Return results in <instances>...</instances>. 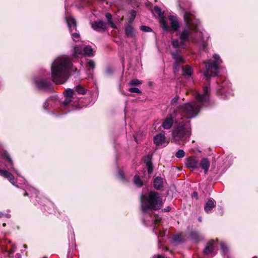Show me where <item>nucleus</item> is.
<instances>
[{"instance_id": "nucleus-1", "label": "nucleus", "mask_w": 258, "mask_h": 258, "mask_svg": "<svg viewBox=\"0 0 258 258\" xmlns=\"http://www.w3.org/2000/svg\"><path fill=\"white\" fill-rule=\"evenodd\" d=\"M209 93V88L206 86L204 88L203 94L198 93L196 95L197 102L186 103L179 106V109L185 118L181 117L178 121L177 127L173 131V139L175 141H184L190 136V122L187 119L194 118L198 115L201 106L208 100Z\"/></svg>"}, {"instance_id": "nucleus-2", "label": "nucleus", "mask_w": 258, "mask_h": 258, "mask_svg": "<svg viewBox=\"0 0 258 258\" xmlns=\"http://www.w3.org/2000/svg\"><path fill=\"white\" fill-rule=\"evenodd\" d=\"M184 21L186 28L178 33L179 39H174L171 41V44L174 48L185 49L187 41L197 43L202 42L203 33L200 28V22L195 18L194 15L191 12H185Z\"/></svg>"}, {"instance_id": "nucleus-3", "label": "nucleus", "mask_w": 258, "mask_h": 258, "mask_svg": "<svg viewBox=\"0 0 258 258\" xmlns=\"http://www.w3.org/2000/svg\"><path fill=\"white\" fill-rule=\"evenodd\" d=\"M72 61L69 57L61 55L57 57L51 65V78L56 84H63L68 79L69 71L72 67Z\"/></svg>"}, {"instance_id": "nucleus-4", "label": "nucleus", "mask_w": 258, "mask_h": 258, "mask_svg": "<svg viewBox=\"0 0 258 258\" xmlns=\"http://www.w3.org/2000/svg\"><path fill=\"white\" fill-rule=\"evenodd\" d=\"M162 205L161 198L155 191H150L148 195H142L141 197V206L143 213H146L150 209L158 210Z\"/></svg>"}, {"instance_id": "nucleus-5", "label": "nucleus", "mask_w": 258, "mask_h": 258, "mask_svg": "<svg viewBox=\"0 0 258 258\" xmlns=\"http://www.w3.org/2000/svg\"><path fill=\"white\" fill-rule=\"evenodd\" d=\"M213 58L215 60L212 62L210 60L205 62V71L203 75L205 77L209 78L210 76L214 77L217 75L218 67V65L222 62L220 56L218 54L213 55Z\"/></svg>"}, {"instance_id": "nucleus-6", "label": "nucleus", "mask_w": 258, "mask_h": 258, "mask_svg": "<svg viewBox=\"0 0 258 258\" xmlns=\"http://www.w3.org/2000/svg\"><path fill=\"white\" fill-rule=\"evenodd\" d=\"M154 10L160 18L159 22L162 26L163 30L164 31H168V30L170 29V28L169 27V26L164 19L163 17V13L162 12L161 9L158 7H155Z\"/></svg>"}, {"instance_id": "nucleus-7", "label": "nucleus", "mask_w": 258, "mask_h": 258, "mask_svg": "<svg viewBox=\"0 0 258 258\" xmlns=\"http://www.w3.org/2000/svg\"><path fill=\"white\" fill-rule=\"evenodd\" d=\"M217 244V241H212L208 243L206 247L204 249V253L205 254L214 255L215 247Z\"/></svg>"}, {"instance_id": "nucleus-8", "label": "nucleus", "mask_w": 258, "mask_h": 258, "mask_svg": "<svg viewBox=\"0 0 258 258\" xmlns=\"http://www.w3.org/2000/svg\"><path fill=\"white\" fill-rule=\"evenodd\" d=\"M168 19L170 21L171 25V28L169 27L170 29L168 31L172 29L174 31H177L180 27L179 23L177 18L175 16L170 15L169 16Z\"/></svg>"}, {"instance_id": "nucleus-9", "label": "nucleus", "mask_w": 258, "mask_h": 258, "mask_svg": "<svg viewBox=\"0 0 258 258\" xmlns=\"http://www.w3.org/2000/svg\"><path fill=\"white\" fill-rule=\"evenodd\" d=\"M198 160L195 157H190L186 159L185 165L186 167L193 169L198 168Z\"/></svg>"}, {"instance_id": "nucleus-10", "label": "nucleus", "mask_w": 258, "mask_h": 258, "mask_svg": "<svg viewBox=\"0 0 258 258\" xmlns=\"http://www.w3.org/2000/svg\"><path fill=\"white\" fill-rule=\"evenodd\" d=\"M92 28L96 31H99L101 30H104L107 28L106 24L102 21L94 22L91 23Z\"/></svg>"}, {"instance_id": "nucleus-11", "label": "nucleus", "mask_w": 258, "mask_h": 258, "mask_svg": "<svg viewBox=\"0 0 258 258\" xmlns=\"http://www.w3.org/2000/svg\"><path fill=\"white\" fill-rule=\"evenodd\" d=\"M66 21L68 24V27L72 32L73 30H76V22L75 19L72 16L66 17Z\"/></svg>"}, {"instance_id": "nucleus-12", "label": "nucleus", "mask_w": 258, "mask_h": 258, "mask_svg": "<svg viewBox=\"0 0 258 258\" xmlns=\"http://www.w3.org/2000/svg\"><path fill=\"white\" fill-rule=\"evenodd\" d=\"M215 206L216 201L214 199H210L206 203L204 206V210L206 213H210Z\"/></svg>"}, {"instance_id": "nucleus-13", "label": "nucleus", "mask_w": 258, "mask_h": 258, "mask_svg": "<svg viewBox=\"0 0 258 258\" xmlns=\"http://www.w3.org/2000/svg\"><path fill=\"white\" fill-rule=\"evenodd\" d=\"M34 82L37 87L39 89H46L50 85V83L48 81L41 79L35 80Z\"/></svg>"}, {"instance_id": "nucleus-14", "label": "nucleus", "mask_w": 258, "mask_h": 258, "mask_svg": "<svg viewBox=\"0 0 258 258\" xmlns=\"http://www.w3.org/2000/svg\"><path fill=\"white\" fill-rule=\"evenodd\" d=\"M173 124V118L171 116L167 117L163 121L162 126L165 130L170 129Z\"/></svg>"}, {"instance_id": "nucleus-15", "label": "nucleus", "mask_w": 258, "mask_h": 258, "mask_svg": "<svg viewBox=\"0 0 258 258\" xmlns=\"http://www.w3.org/2000/svg\"><path fill=\"white\" fill-rule=\"evenodd\" d=\"M0 174L7 178L13 185L15 184L14 177L10 172L6 170L0 169Z\"/></svg>"}, {"instance_id": "nucleus-16", "label": "nucleus", "mask_w": 258, "mask_h": 258, "mask_svg": "<svg viewBox=\"0 0 258 258\" xmlns=\"http://www.w3.org/2000/svg\"><path fill=\"white\" fill-rule=\"evenodd\" d=\"M165 136L163 134H160L154 137V141L155 144L159 146L162 145L165 142Z\"/></svg>"}, {"instance_id": "nucleus-17", "label": "nucleus", "mask_w": 258, "mask_h": 258, "mask_svg": "<svg viewBox=\"0 0 258 258\" xmlns=\"http://www.w3.org/2000/svg\"><path fill=\"white\" fill-rule=\"evenodd\" d=\"M200 166L204 170L205 173H207L210 167V162L207 158L203 159L200 163Z\"/></svg>"}, {"instance_id": "nucleus-18", "label": "nucleus", "mask_w": 258, "mask_h": 258, "mask_svg": "<svg viewBox=\"0 0 258 258\" xmlns=\"http://www.w3.org/2000/svg\"><path fill=\"white\" fill-rule=\"evenodd\" d=\"M125 32L127 37H133L135 36V30L133 27L130 25H128L125 27Z\"/></svg>"}, {"instance_id": "nucleus-19", "label": "nucleus", "mask_w": 258, "mask_h": 258, "mask_svg": "<svg viewBox=\"0 0 258 258\" xmlns=\"http://www.w3.org/2000/svg\"><path fill=\"white\" fill-rule=\"evenodd\" d=\"M2 158L3 159H7L10 163L11 167L12 169H13L15 171L16 173L19 175L18 171L17 170H15L13 167V163L12 159L10 158V156L8 155V154L7 152H4L3 154L1 155Z\"/></svg>"}, {"instance_id": "nucleus-20", "label": "nucleus", "mask_w": 258, "mask_h": 258, "mask_svg": "<svg viewBox=\"0 0 258 258\" xmlns=\"http://www.w3.org/2000/svg\"><path fill=\"white\" fill-rule=\"evenodd\" d=\"M163 182V178L158 176L154 180V187L156 189H159L162 186Z\"/></svg>"}, {"instance_id": "nucleus-21", "label": "nucleus", "mask_w": 258, "mask_h": 258, "mask_svg": "<svg viewBox=\"0 0 258 258\" xmlns=\"http://www.w3.org/2000/svg\"><path fill=\"white\" fill-rule=\"evenodd\" d=\"M84 54L88 56H92L94 55V51L91 46L87 45L85 46L83 49Z\"/></svg>"}, {"instance_id": "nucleus-22", "label": "nucleus", "mask_w": 258, "mask_h": 258, "mask_svg": "<svg viewBox=\"0 0 258 258\" xmlns=\"http://www.w3.org/2000/svg\"><path fill=\"white\" fill-rule=\"evenodd\" d=\"M172 55L173 58L175 60L177 63L185 62L184 58L181 55H180L177 52L172 53Z\"/></svg>"}, {"instance_id": "nucleus-23", "label": "nucleus", "mask_w": 258, "mask_h": 258, "mask_svg": "<svg viewBox=\"0 0 258 258\" xmlns=\"http://www.w3.org/2000/svg\"><path fill=\"white\" fill-rule=\"evenodd\" d=\"M192 69L190 66H186L183 68V74L184 75L189 76L192 75Z\"/></svg>"}, {"instance_id": "nucleus-24", "label": "nucleus", "mask_w": 258, "mask_h": 258, "mask_svg": "<svg viewBox=\"0 0 258 258\" xmlns=\"http://www.w3.org/2000/svg\"><path fill=\"white\" fill-rule=\"evenodd\" d=\"M105 17L107 20V23L112 28H115L116 26L113 23L112 20V15L110 13H107L105 15Z\"/></svg>"}, {"instance_id": "nucleus-25", "label": "nucleus", "mask_w": 258, "mask_h": 258, "mask_svg": "<svg viewBox=\"0 0 258 258\" xmlns=\"http://www.w3.org/2000/svg\"><path fill=\"white\" fill-rule=\"evenodd\" d=\"M75 90L79 94L82 95L85 94L87 91L86 89L80 85L76 86Z\"/></svg>"}, {"instance_id": "nucleus-26", "label": "nucleus", "mask_w": 258, "mask_h": 258, "mask_svg": "<svg viewBox=\"0 0 258 258\" xmlns=\"http://www.w3.org/2000/svg\"><path fill=\"white\" fill-rule=\"evenodd\" d=\"M82 48L80 46H75L74 48V55L78 56L79 55L82 54Z\"/></svg>"}, {"instance_id": "nucleus-27", "label": "nucleus", "mask_w": 258, "mask_h": 258, "mask_svg": "<svg viewBox=\"0 0 258 258\" xmlns=\"http://www.w3.org/2000/svg\"><path fill=\"white\" fill-rule=\"evenodd\" d=\"M134 183L138 186L140 187L143 185V182L137 175H135L134 179Z\"/></svg>"}, {"instance_id": "nucleus-28", "label": "nucleus", "mask_w": 258, "mask_h": 258, "mask_svg": "<svg viewBox=\"0 0 258 258\" xmlns=\"http://www.w3.org/2000/svg\"><path fill=\"white\" fill-rule=\"evenodd\" d=\"M147 168L148 169V172L149 174H151L153 170V167L152 164L150 160H147L145 161Z\"/></svg>"}, {"instance_id": "nucleus-29", "label": "nucleus", "mask_w": 258, "mask_h": 258, "mask_svg": "<svg viewBox=\"0 0 258 258\" xmlns=\"http://www.w3.org/2000/svg\"><path fill=\"white\" fill-rule=\"evenodd\" d=\"M137 12L135 10L131 11L129 16V23H132L136 18Z\"/></svg>"}, {"instance_id": "nucleus-30", "label": "nucleus", "mask_w": 258, "mask_h": 258, "mask_svg": "<svg viewBox=\"0 0 258 258\" xmlns=\"http://www.w3.org/2000/svg\"><path fill=\"white\" fill-rule=\"evenodd\" d=\"M185 153L183 150L180 149L175 154V156L178 158H182L184 156Z\"/></svg>"}, {"instance_id": "nucleus-31", "label": "nucleus", "mask_w": 258, "mask_h": 258, "mask_svg": "<svg viewBox=\"0 0 258 258\" xmlns=\"http://www.w3.org/2000/svg\"><path fill=\"white\" fill-rule=\"evenodd\" d=\"M64 94L67 97H72L74 94V91L73 89H68L65 91Z\"/></svg>"}, {"instance_id": "nucleus-32", "label": "nucleus", "mask_w": 258, "mask_h": 258, "mask_svg": "<svg viewBox=\"0 0 258 258\" xmlns=\"http://www.w3.org/2000/svg\"><path fill=\"white\" fill-rule=\"evenodd\" d=\"M142 83L141 81L138 79H133L129 83V85H138Z\"/></svg>"}, {"instance_id": "nucleus-33", "label": "nucleus", "mask_w": 258, "mask_h": 258, "mask_svg": "<svg viewBox=\"0 0 258 258\" xmlns=\"http://www.w3.org/2000/svg\"><path fill=\"white\" fill-rule=\"evenodd\" d=\"M140 29L142 31L145 32L152 31V29L150 27L146 26H141Z\"/></svg>"}, {"instance_id": "nucleus-34", "label": "nucleus", "mask_w": 258, "mask_h": 258, "mask_svg": "<svg viewBox=\"0 0 258 258\" xmlns=\"http://www.w3.org/2000/svg\"><path fill=\"white\" fill-rule=\"evenodd\" d=\"M128 91L132 93H141V91L138 88L136 87L130 88L128 89Z\"/></svg>"}, {"instance_id": "nucleus-35", "label": "nucleus", "mask_w": 258, "mask_h": 258, "mask_svg": "<svg viewBox=\"0 0 258 258\" xmlns=\"http://www.w3.org/2000/svg\"><path fill=\"white\" fill-rule=\"evenodd\" d=\"M179 99V97L178 96H176L174 98H173L171 101V104L172 105H174L177 104L178 101Z\"/></svg>"}, {"instance_id": "nucleus-36", "label": "nucleus", "mask_w": 258, "mask_h": 258, "mask_svg": "<svg viewBox=\"0 0 258 258\" xmlns=\"http://www.w3.org/2000/svg\"><path fill=\"white\" fill-rule=\"evenodd\" d=\"M72 39L74 41H77L79 38L80 35L78 33H74L72 34Z\"/></svg>"}, {"instance_id": "nucleus-37", "label": "nucleus", "mask_w": 258, "mask_h": 258, "mask_svg": "<svg viewBox=\"0 0 258 258\" xmlns=\"http://www.w3.org/2000/svg\"><path fill=\"white\" fill-rule=\"evenodd\" d=\"M88 66H89V67L91 69H94L95 68V62H94V60H89L88 62Z\"/></svg>"}, {"instance_id": "nucleus-38", "label": "nucleus", "mask_w": 258, "mask_h": 258, "mask_svg": "<svg viewBox=\"0 0 258 258\" xmlns=\"http://www.w3.org/2000/svg\"><path fill=\"white\" fill-rule=\"evenodd\" d=\"M220 245H221V248L222 250L224 252H225L227 251V247L226 246V245L224 243H221L220 244Z\"/></svg>"}, {"instance_id": "nucleus-39", "label": "nucleus", "mask_w": 258, "mask_h": 258, "mask_svg": "<svg viewBox=\"0 0 258 258\" xmlns=\"http://www.w3.org/2000/svg\"><path fill=\"white\" fill-rule=\"evenodd\" d=\"M118 178L120 179L123 180L124 179V175L123 173L121 171H119L118 173Z\"/></svg>"}, {"instance_id": "nucleus-40", "label": "nucleus", "mask_w": 258, "mask_h": 258, "mask_svg": "<svg viewBox=\"0 0 258 258\" xmlns=\"http://www.w3.org/2000/svg\"><path fill=\"white\" fill-rule=\"evenodd\" d=\"M191 196H192V198H195V199H197L198 198V195L197 192H196V191L194 192Z\"/></svg>"}, {"instance_id": "nucleus-41", "label": "nucleus", "mask_w": 258, "mask_h": 258, "mask_svg": "<svg viewBox=\"0 0 258 258\" xmlns=\"http://www.w3.org/2000/svg\"><path fill=\"white\" fill-rule=\"evenodd\" d=\"M170 210H171V208L169 206H168L166 208H165L162 210V211L164 212H169Z\"/></svg>"}, {"instance_id": "nucleus-42", "label": "nucleus", "mask_w": 258, "mask_h": 258, "mask_svg": "<svg viewBox=\"0 0 258 258\" xmlns=\"http://www.w3.org/2000/svg\"><path fill=\"white\" fill-rule=\"evenodd\" d=\"M153 258H164L162 255H156L153 256Z\"/></svg>"}, {"instance_id": "nucleus-43", "label": "nucleus", "mask_w": 258, "mask_h": 258, "mask_svg": "<svg viewBox=\"0 0 258 258\" xmlns=\"http://www.w3.org/2000/svg\"><path fill=\"white\" fill-rule=\"evenodd\" d=\"M33 190L34 194L36 196V197H37V193H38L37 190H36L35 189H33Z\"/></svg>"}, {"instance_id": "nucleus-44", "label": "nucleus", "mask_w": 258, "mask_h": 258, "mask_svg": "<svg viewBox=\"0 0 258 258\" xmlns=\"http://www.w3.org/2000/svg\"><path fill=\"white\" fill-rule=\"evenodd\" d=\"M107 72H108V74L111 73V69H109V68H108V69H107Z\"/></svg>"}, {"instance_id": "nucleus-45", "label": "nucleus", "mask_w": 258, "mask_h": 258, "mask_svg": "<svg viewBox=\"0 0 258 258\" xmlns=\"http://www.w3.org/2000/svg\"><path fill=\"white\" fill-rule=\"evenodd\" d=\"M134 138H135V140L136 141V142L138 143V140H137V137L136 136H134Z\"/></svg>"}, {"instance_id": "nucleus-46", "label": "nucleus", "mask_w": 258, "mask_h": 258, "mask_svg": "<svg viewBox=\"0 0 258 258\" xmlns=\"http://www.w3.org/2000/svg\"><path fill=\"white\" fill-rule=\"evenodd\" d=\"M4 216V214L0 212V217H2Z\"/></svg>"}, {"instance_id": "nucleus-47", "label": "nucleus", "mask_w": 258, "mask_h": 258, "mask_svg": "<svg viewBox=\"0 0 258 258\" xmlns=\"http://www.w3.org/2000/svg\"><path fill=\"white\" fill-rule=\"evenodd\" d=\"M68 103H69V101H64V103L66 104H67Z\"/></svg>"}, {"instance_id": "nucleus-48", "label": "nucleus", "mask_w": 258, "mask_h": 258, "mask_svg": "<svg viewBox=\"0 0 258 258\" xmlns=\"http://www.w3.org/2000/svg\"><path fill=\"white\" fill-rule=\"evenodd\" d=\"M199 220L200 221H202V218L201 217H199Z\"/></svg>"}, {"instance_id": "nucleus-49", "label": "nucleus", "mask_w": 258, "mask_h": 258, "mask_svg": "<svg viewBox=\"0 0 258 258\" xmlns=\"http://www.w3.org/2000/svg\"><path fill=\"white\" fill-rule=\"evenodd\" d=\"M26 195H27V196H28V194L27 192H26V193L25 194V196H26Z\"/></svg>"}, {"instance_id": "nucleus-50", "label": "nucleus", "mask_w": 258, "mask_h": 258, "mask_svg": "<svg viewBox=\"0 0 258 258\" xmlns=\"http://www.w3.org/2000/svg\"><path fill=\"white\" fill-rule=\"evenodd\" d=\"M3 226H6V224H5V223H4V224H3Z\"/></svg>"}, {"instance_id": "nucleus-51", "label": "nucleus", "mask_w": 258, "mask_h": 258, "mask_svg": "<svg viewBox=\"0 0 258 258\" xmlns=\"http://www.w3.org/2000/svg\"><path fill=\"white\" fill-rule=\"evenodd\" d=\"M7 217H8V218H9V217H10V216H9V215H7Z\"/></svg>"}]
</instances>
